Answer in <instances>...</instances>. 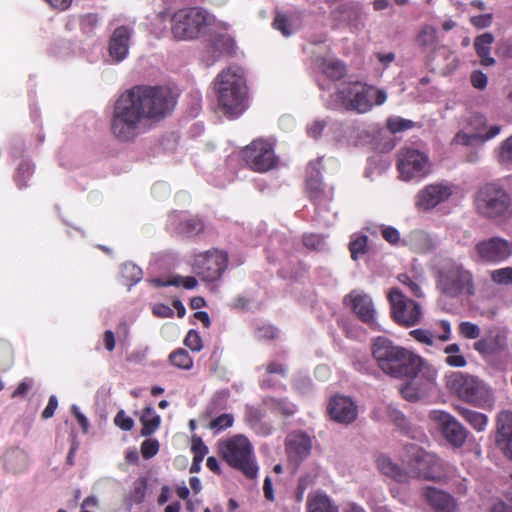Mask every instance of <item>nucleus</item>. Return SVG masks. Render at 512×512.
<instances>
[{"instance_id":"obj_14","label":"nucleus","mask_w":512,"mask_h":512,"mask_svg":"<svg viewBox=\"0 0 512 512\" xmlns=\"http://www.w3.org/2000/svg\"><path fill=\"white\" fill-rule=\"evenodd\" d=\"M429 419L439 426L451 445L461 447L465 443L468 431L452 415L442 410H433L429 413Z\"/></svg>"},{"instance_id":"obj_2","label":"nucleus","mask_w":512,"mask_h":512,"mask_svg":"<svg viewBox=\"0 0 512 512\" xmlns=\"http://www.w3.org/2000/svg\"><path fill=\"white\" fill-rule=\"evenodd\" d=\"M214 89L223 114L235 118L248 108V87L241 67L229 66L222 70L214 80Z\"/></svg>"},{"instance_id":"obj_28","label":"nucleus","mask_w":512,"mask_h":512,"mask_svg":"<svg viewBox=\"0 0 512 512\" xmlns=\"http://www.w3.org/2000/svg\"><path fill=\"white\" fill-rule=\"evenodd\" d=\"M493 42L494 36L490 32L483 33L474 40L475 51L481 59V64L484 66H492L495 64V59L490 56Z\"/></svg>"},{"instance_id":"obj_5","label":"nucleus","mask_w":512,"mask_h":512,"mask_svg":"<svg viewBox=\"0 0 512 512\" xmlns=\"http://www.w3.org/2000/svg\"><path fill=\"white\" fill-rule=\"evenodd\" d=\"M218 453L231 468L240 471L246 478H256L259 468L254 448L245 435L236 434L220 440Z\"/></svg>"},{"instance_id":"obj_58","label":"nucleus","mask_w":512,"mask_h":512,"mask_svg":"<svg viewBox=\"0 0 512 512\" xmlns=\"http://www.w3.org/2000/svg\"><path fill=\"white\" fill-rule=\"evenodd\" d=\"M404 453L402 455L403 462L407 463L408 467L413 470L416 463V448L414 444H407L404 447Z\"/></svg>"},{"instance_id":"obj_17","label":"nucleus","mask_w":512,"mask_h":512,"mask_svg":"<svg viewBox=\"0 0 512 512\" xmlns=\"http://www.w3.org/2000/svg\"><path fill=\"white\" fill-rule=\"evenodd\" d=\"M508 346V332L499 326L490 327L485 335L473 344V348L482 356L496 355Z\"/></svg>"},{"instance_id":"obj_10","label":"nucleus","mask_w":512,"mask_h":512,"mask_svg":"<svg viewBox=\"0 0 512 512\" xmlns=\"http://www.w3.org/2000/svg\"><path fill=\"white\" fill-rule=\"evenodd\" d=\"M227 252L212 248L194 255L191 264L193 272L204 282L218 281L228 267Z\"/></svg>"},{"instance_id":"obj_44","label":"nucleus","mask_w":512,"mask_h":512,"mask_svg":"<svg viewBox=\"0 0 512 512\" xmlns=\"http://www.w3.org/2000/svg\"><path fill=\"white\" fill-rule=\"evenodd\" d=\"M387 129L395 134L414 127V122L401 117H390L386 121Z\"/></svg>"},{"instance_id":"obj_21","label":"nucleus","mask_w":512,"mask_h":512,"mask_svg":"<svg viewBox=\"0 0 512 512\" xmlns=\"http://www.w3.org/2000/svg\"><path fill=\"white\" fill-rule=\"evenodd\" d=\"M328 413L335 422L350 424L356 420L358 410L350 398L334 396L329 402Z\"/></svg>"},{"instance_id":"obj_42","label":"nucleus","mask_w":512,"mask_h":512,"mask_svg":"<svg viewBox=\"0 0 512 512\" xmlns=\"http://www.w3.org/2000/svg\"><path fill=\"white\" fill-rule=\"evenodd\" d=\"M213 48L221 55H231L235 49V42L228 35H219L213 41Z\"/></svg>"},{"instance_id":"obj_15","label":"nucleus","mask_w":512,"mask_h":512,"mask_svg":"<svg viewBox=\"0 0 512 512\" xmlns=\"http://www.w3.org/2000/svg\"><path fill=\"white\" fill-rule=\"evenodd\" d=\"M391 314L395 322L411 327L416 324V303L408 299L399 288H392L388 293Z\"/></svg>"},{"instance_id":"obj_3","label":"nucleus","mask_w":512,"mask_h":512,"mask_svg":"<svg viewBox=\"0 0 512 512\" xmlns=\"http://www.w3.org/2000/svg\"><path fill=\"white\" fill-rule=\"evenodd\" d=\"M372 356L379 369L396 379L416 376V355L413 351L396 345L391 339L379 336L373 340Z\"/></svg>"},{"instance_id":"obj_40","label":"nucleus","mask_w":512,"mask_h":512,"mask_svg":"<svg viewBox=\"0 0 512 512\" xmlns=\"http://www.w3.org/2000/svg\"><path fill=\"white\" fill-rule=\"evenodd\" d=\"M322 71L330 79L339 80L345 75L346 68L340 61H325L322 64Z\"/></svg>"},{"instance_id":"obj_37","label":"nucleus","mask_w":512,"mask_h":512,"mask_svg":"<svg viewBox=\"0 0 512 512\" xmlns=\"http://www.w3.org/2000/svg\"><path fill=\"white\" fill-rule=\"evenodd\" d=\"M170 363L183 370H190L193 367V359L187 350L178 348L169 355Z\"/></svg>"},{"instance_id":"obj_26","label":"nucleus","mask_w":512,"mask_h":512,"mask_svg":"<svg viewBox=\"0 0 512 512\" xmlns=\"http://www.w3.org/2000/svg\"><path fill=\"white\" fill-rule=\"evenodd\" d=\"M397 169L404 180H411L416 174V149L405 147L399 151Z\"/></svg>"},{"instance_id":"obj_33","label":"nucleus","mask_w":512,"mask_h":512,"mask_svg":"<svg viewBox=\"0 0 512 512\" xmlns=\"http://www.w3.org/2000/svg\"><path fill=\"white\" fill-rule=\"evenodd\" d=\"M308 512H339L338 507L333 505L331 499L326 494H317L308 496L307 499Z\"/></svg>"},{"instance_id":"obj_27","label":"nucleus","mask_w":512,"mask_h":512,"mask_svg":"<svg viewBox=\"0 0 512 512\" xmlns=\"http://www.w3.org/2000/svg\"><path fill=\"white\" fill-rule=\"evenodd\" d=\"M376 463L382 474L393 478L399 483H406L409 481L410 473L401 469L397 464L393 463L389 457L380 455L377 457Z\"/></svg>"},{"instance_id":"obj_12","label":"nucleus","mask_w":512,"mask_h":512,"mask_svg":"<svg viewBox=\"0 0 512 512\" xmlns=\"http://www.w3.org/2000/svg\"><path fill=\"white\" fill-rule=\"evenodd\" d=\"M512 256V241L494 236L479 241L473 250L476 262L484 264H498L505 262Z\"/></svg>"},{"instance_id":"obj_59","label":"nucleus","mask_w":512,"mask_h":512,"mask_svg":"<svg viewBox=\"0 0 512 512\" xmlns=\"http://www.w3.org/2000/svg\"><path fill=\"white\" fill-rule=\"evenodd\" d=\"M152 312L156 317L159 318H171L174 315L173 309L163 303L154 305Z\"/></svg>"},{"instance_id":"obj_38","label":"nucleus","mask_w":512,"mask_h":512,"mask_svg":"<svg viewBox=\"0 0 512 512\" xmlns=\"http://www.w3.org/2000/svg\"><path fill=\"white\" fill-rule=\"evenodd\" d=\"M204 228V222L198 217L189 218L180 223V231L188 237L202 233Z\"/></svg>"},{"instance_id":"obj_8","label":"nucleus","mask_w":512,"mask_h":512,"mask_svg":"<svg viewBox=\"0 0 512 512\" xmlns=\"http://www.w3.org/2000/svg\"><path fill=\"white\" fill-rule=\"evenodd\" d=\"M214 21V16L201 7L185 8L172 16L171 31L178 40H192L212 26Z\"/></svg>"},{"instance_id":"obj_56","label":"nucleus","mask_w":512,"mask_h":512,"mask_svg":"<svg viewBox=\"0 0 512 512\" xmlns=\"http://www.w3.org/2000/svg\"><path fill=\"white\" fill-rule=\"evenodd\" d=\"M414 378L415 377L412 379H406L407 383L400 389L402 397L411 402L416 401V386L413 384Z\"/></svg>"},{"instance_id":"obj_4","label":"nucleus","mask_w":512,"mask_h":512,"mask_svg":"<svg viewBox=\"0 0 512 512\" xmlns=\"http://www.w3.org/2000/svg\"><path fill=\"white\" fill-rule=\"evenodd\" d=\"M437 288L447 298L472 296L475 293L473 274L454 259L445 258L435 264Z\"/></svg>"},{"instance_id":"obj_46","label":"nucleus","mask_w":512,"mask_h":512,"mask_svg":"<svg viewBox=\"0 0 512 512\" xmlns=\"http://www.w3.org/2000/svg\"><path fill=\"white\" fill-rule=\"evenodd\" d=\"M498 160L502 164L512 163V135L504 140L499 146Z\"/></svg>"},{"instance_id":"obj_48","label":"nucleus","mask_w":512,"mask_h":512,"mask_svg":"<svg viewBox=\"0 0 512 512\" xmlns=\"http://www.w3.org/2000/svg\"><path fill=\"white\" fill-rule=\"evenodd\" d=\"M418 374H421L429 384H433L437 376V370L418 356Z\"/></svg>"},{"instance_id":"obj_6","label":"nucleus","mask_w":512,"mask_h":512,"mask_svg":"<svg viewBox=\"0 0 512 512\" xmlns=\"http://www.w3.org/2000/svg\"><path fill=\"white\" fill-rule=\"evenodd\" d=\"M337 97L345 109L358 113L368 112L374 104L381 105L387 99L385 91L361 82L343 83L337 91Z\"/></svg>"},{"instance_id":"obj_62","label":"nucleus","mask_w":512,"mask_h":512,"mask_svg":"<svg viewBox=\"0 0 512 512\" xmlns=\"http://www.w3.org/2000/svg\"><path fill=\"white\" fill-rule=\"evenodd\" d=\"M471 23L479 29L489 27L492 23L491 14H482L471 18Z\"/></svg>"},{"instance_id":"obj_7","label":"nucleus","mask_w":512,"mask_h":512,"mask_svg":"<svg viewBox=\"0 0 512 512\" xmlns=\"http://www.w3.org/2000/svg\"><path fill=\"white\" fill-rule=\"evenodd\" d=\"M447 387L461 400L483 407L494 401L493 391L478 377L453 372L447 377Z\"/></svg>"},{"instance_id":"obj_39","label":"nucleus","mask_w":512,"mask_h":512,"mask_svg":"<svg viewBox=\"0 0 512 512\" xmlns=\"http://www.w3.org/2000/svg\"><path fill=\"white\" fill-rule=\"evenodd\" d=\"M491 281L500 286L512 285V266L494 269L489 273Z\"/></svg>"},{"instance_id":"obj_43","label":"nucleus","mask_w":512,"mask_h":512,"mask_svg":"<svg viewBox=\"0 0 512 512\" xmlns=\"http://www.w3.org/2000/svg\"><path fill=\"white\" fill-rule=\"evenodd\" d=\"M98 23L99 15L97 13H87L79 17L80 30L86 35L92 34Z\"/></svg>"},{"instance_id":"obj_51","label":"nucleus","mask_w":512,"mask_h":512,"mask_svg":"<svg viewBox=\"0 0 512 512\" xmlns=\"http://www.w3.org/2000/svg\"><path fill=\"white\" fill-rule=\"evenodd\" d=\"M159 451V442L156 439H146L141 444V454L144 459L154 457Z\"/></svg>"},{"instance_id":"obj_31","label":"nucleus","mask_w":512,"mask_h":512,"mask_svg":"<svg viewBox=\"0 0 512 512\" xmlns=\"http://www.w3.org/2000/svg\"><path fill=\"white\" fill-rule=\"evenodd\" d=\"M263 402L271 412L284 417L293 416L297 411L296 405L288 401L287 398L266 397Z\"/></svg>"},{"instance_id":"obj_34","label":"nucleus","mask_w":512,"mask_h":512,"mask_svg":"<svg viewBox=\"0 0 512 512\" xmlns=\"http://www.w3.org/2000/svg\"><path fill=\"white\" fill-rule=\"evenodd\" d=\"M153 282L157 287L182 286L187 290H192L198 286V281L194 276L175 275L170 277L168 280L156 278Z\"/></svg>"},{"instance_id":"obj_22","label":"nucleus","mask_w":512,"mask_h":512,"mask_svg":"<svg viewBox=\"0 0 512 512\" xmlns=\"http://www.w3.org/2000/svg\"><path fill=\"white\" fill-rule=\"evenodd\" d=\"M131 35L132 29L128 26H120L113 31L110 37L108 51L114 62L119 63L127 57Z\"/></svg>"},{"instance_id":"obj_57","label":"nucleus","mask_w":512,"mask_h":512,"mask_svg":"<svg viewBox=\"0 0 512 512\" xmlns=\"http://www.w3.org/2000/svg\"><path fill=\"white\" fill-rule=\"evenodd\" d=\"M326 127L324 120H315L307 126L308 136L317 139L322 135L323 130Z\"/></svg>"},{"instance_id":"obj_49","label":"nucleus","mask_w":512,"mask_h":512,"mask_svg":"<svg viewBox=\"0 0 512 512\" xmlns=\"http://www.w3.org/2000/svg\"><path fill=\"white\" fill-rule=\"evenodd\" d=\"M191 451L194 458L203 460L208 453V447L199 436L193 435L191 439Z\"/></svg>"},{"instance_id":"obj_60","label":"nucleus","mask_w":512,"mask_h":512,"mask_svg":"<svg viewBox=\"0 0 512 512\" xmlns=\"http://www.w3.org/2000/svg\"><path fill=\"white\" fill-rule=\"evenodd\" d=\"M266 371L269 374H279L283 378L287 376V367L283 363L272 361L267 364Z\"/></svg>"},{"instance_id":"obj_45","label":"nucleus","mask_w":512,"mask_h":512,"mask_svg":"<svg viewBox=\"0 0 512 512\" xmlns=\"http://www.w3.org/2000/svg\"><path fill=\"white\" fill-rule=\"evenodd\" d=\"M183 344L193 352H199L203 348L201 336L196 330H189L186 334Z\"/></svg>"},{"instance_id":"obj_63","label":"nucleus","mask_w":512,"mask_h":512,"mask_svg":"<svg viewBox=\"0 0 512 512\" xmlns=\"http://www.w3.org/2000/svg\"><path fill=\"white\" fill-rule=\"evenodd\" d=\"M58 407V399L55 395L49 397V401L45 409L42 411L41 417L43 419H49L54 415L55 410Z\"/></svg>"},{"instance_id":"obj_11","label":"nucleus","mask_w":512,"mask_h":512,"mask_svg":"<svg viewBox=\"0 0 512 512\" xmlns=\"http://www.w3.org/2000/svg\"><path fill=\"white\" fill-rule=\"evenodd\" d=\"M467 129L468 131L458 132L453 139V143L465 146L483 144L496 137L501 132L502 127L500 125L488 126L484 115L474 114L468 120Z\"/></svg>"},{"instance_id":"obj_16","label":"nucleus","mask_w":512,"mask_h":512,"mask_svg":"<svg viewBox=\"0 0 512 512\" xmlns=\"http://www.w3.org/2000/svg\"><path fill=\"white\" fill-rule=\"evenodd\" d=\"M320 160L311 162L306 169L305 192L315 204L330 202L333 198V188H328L321 179L319 170Z\"/></svg>"},{"instance_id":"obj_25","label":"nucleus","mask_w":512,"mask_h":512,"mask_svg":"<svg viewBox=\"0 0 512 512\" xmlns=\"http://www.w3.org/2000/svg\"><path fill=\"white\" fill-rule=\"evenodd\" d=\"M498 444L512 459V412L503 411L498 415Z\"/></svg>"},{"instance_id":"obj_35","label":"nucleus","mask_w":512,"mask_h":512,"mask_svg":"<svg viewBox=\"0 0 512 512\" xmlns=\"http://www.w3.org/2000/svg\"><path fill=\"white\" fill-rule=\"evenodd\" d=\"M148 487V479L139 477L134 482L126 498L127 504L130 506L140 504L144 501Z\"/></svg>"},{"instance_id":"obj_52","label":"nucleus","mask_w":512,"mask_h":512,"mask_svg":"<svg viewBox=\"0 0 512 512\" xmlns=\"http://www.w3.org/2000/svg\"><path fill=\"white\" fill-rule=\"evenodd\" d=\"M114 424L123 431H130L134 427V420L121 409L114 418Z\"/></svg>"},{"instance_id":"obj_18","label":"nucleus","mask_w":512,"mask_h":512,"mask_svg":"<svg viewBox=\"0 0 512 512\" xmlns=\"http://www.w3.org/2000/svg\"><path fill=\"white\" fill-rule=\"evenodd\" d=\"M344 304L351 307L363 323L370 326L375 324L376 311L372 299L367 294L352 291L345 296Z\"/></svg>"},{"instance_id":"obj_61","label":"nucleus","mask_w":512,"mask_h":512,"mask_svg":"<svg viewBox=\"0 0 512 512\" xmlns=\"http://www.w3.org/2000/svg\"><path fill=\"white\" fill-rule=\"evenodd\" d=\"M382 236L390 244H396L400 239L398 230L391 226H386L382 229Z\"/></svg>"},{"instance_id":"obj_19","label":"nucleus","mask_w":512,"mask_h":512,"mask_svg":"<svg viewBox=\"0 0 512 512\" xmlns=\"http://www.w3.org/2000/svg\"><path fill=\"white\" fill-rule=\"evenodd\" d=\"M452 193L453 189L449 184L436 183L428 185L419 195L418 207L425 211H429L447 201Z\"/></svg>"},{"instance_id":"obj_24","label":"nucleus","mask_w":512,"mask_h":512,"mask_svg":"<svg viewBox=\"0 0 512 512\" xmlns=\"http://www.w3.org/2000/svg\"><path fill=\"white\" fill-rule=\"evenodd\" d=\"M423 497L434 512H456L455 499L445 491L434 487L423 489Z\"/></svg>"},{"instance_id":"obj_36","label":"nucleus","mask_w":512,"mask_h":512,"mask_svg":"<svg viewBox=\"0 0 512 512\" xmlns=\"http://www.w3.org/2000/svg\"><path fill=\"white\" fill-rule=\"evenodd\" d=\"M34 173V166L29 161H22L13 176L14 182L18 189H24L28 186L27 182Z\"/></svg>"},{"instance_id":"obj_41","label":"nucleus","mask_w":512,"mask_h":512,"mask_svg":"<svg viewBox=\"0 0 512 512\" xmlns=\"http://www.w3.org/2000/svg\"><path fill=\"white\" fill-rule=\"evenodd\" d=\"M368 250V236L359 235L353 238L349 243L351 258L357 260L360 255H364Z\"/></svg>"},{"instance_id":"obj_50","label":"nucleus","mask_w":512,"mask_h":512,"mask_svg":"<svg viewBox=\"0 0 512 512\" xmlns=\"http://www.w3.org/2000/svg\"><path fill=\"white\" fill-rule=\"evenodd\" d=\"M234 418L231 414H221L220 416L212 419L209 423V428L224 430L233 425Z\"/></svg>"},{"instance_id":"obj_13","label":"nucleus","mask_w":512,"mask_h":512,"mask_svg":"<svg viewBox=\"0 0 512 512\" xmlns=\"http://www.w3.org/2000/svg\"><path fill=\"white\" fill-rule=\"evenodd\" d=\"M242 158L247 166L256 172H267L277 165L273 146L264 139H255L242 150Z\"/></svg>"},{"instance_id":"obj_55","label":"nucleus","mask_w":512,"mask_h":512,"mask_svg":"<svg viewBox=\"0 0 512 512\" xmlns=\"http://www.w3.org/2000/svg\"><path fill=\"white\" fill-rule=\"evenodd\" d=\"M432 170V163L428 156L418 151V176H426Z\"/></svg>"},{"instance_id":"obj_20","label":"nucleus","mask_w":512,"mask_h":512,"mask_svg":"<svg viewBox=\"0 0 512 512\" xmlns=\"http://www.w3.org/2000/svg\"><path fill=\"white\" fill-rule=\"evenodd\" d=\"M285 448L288 458L299 464L310 455L312 441L306 433L295 431L287 436Z\"/></svg>"},{"instance_id":"obj_9","label":"nucleus","mask_w":512,"mask_h":512,"mask_svg":"<svg viewBox=\"0 0 512 512\" xmlns=\"http://www.w3.org/2000/svg\"><path fill=\"white\" fill-rule=\"evenodd\" d=\"M476 211L483 217L497 219L510 213L511 199L499 185L488 183L480 187L474 197Z\"/></svg>"},{"instance_id":"obj_30","label":"nucleus","mask_w":512,"mask_h":512,"mask_svg":"<svg viewBox=\"0 0 512 512\" xmlns=\"http://www.w3.org/2000/svg\"><path fill=\"white\" fill-rule=\"evenodd\" d=\"M140 422L142 424L141 435L148 437L152 435L160 426L161 418L155 412L152 406H147L143 409L142 415L140 416Z\"/></svg>"},{"instance_id":"obj_1","label":"nucleus","mask_w":512,"mask_h":512,"mask_svg":"<svg viewBox=\"0 0 512 512\" xmlns=\"http://www.w3.org/2000/svg\"><path fill=\"white\" fill-rule=\"evenodd\" d=\"M175 105L176 98L166 86H133L114 103L111 134L120 142H133L152 125L165 119Z\"/></svg>"},{"instance_id":"obj_64","label":"nucleus","mask_w":512,"mask_h":512,"mask_svg":"<svg viewBox=\"0 0 512 512\" xmlns=\"http://www.w3.org/2000/svg\"><path fill=\"white\" fill-rule=\"evenodd\" d=\"M418 242H421L423 251L431 250L436 244L435 240L425 232L418 233Z\"/></svg>"},{"instance_id":"obj_53","label":"nucleus","mask_w":512,"mask_h":512,"mask_svg":"<svg viewBox=\"0 0 512 512\" xmlns=\"http://www.w3.org/2000/svg\"><path fill=\"white\" fill-rule=\"evenodd\" d=\"M436 41V31L433 27H425L421 34L418 35V43L421 42L424 46L434 47Z\"/></svg>"},{"instance_id":"obj_47","label":"nucleus","mask_w":512,"mask_h":512,"mask_svg":"<svg viewBox=\"0 0 512 512\" xmlns=\"http://www.w3.org/2000/svg\"><path fill=\"white\" fill-rule=\"evenodd\" d=\"M459 333L466 339H477L481 334V329L475 323L463 321L459 324Z\"/></svg>"},{"instance_id":"obj_54","label":"nucleus","mask_w":512,"mask_h":512,"mask_svg":"<svg viewBox=\"0 0 512 512\" xmlns=\"http://www.w3.org/2000/svg\"><path fill=\"white\" fill-rule=\"evenodd\" d=\"M470 81L474 88L478 90H483L487 86L488 78L487 75L484 74L482 71L475 70L471 73Z\"/></svg>"},{"instance_id":"obj_23","label":"nucleus","mask_w":512,"mask_h":512,"mask_svg":"<svg viewBox=\"0 0 512 512\" xmlns=\"http://www.w3.org/2000/svg\"><path fill=\"white\" fill-rule=\"evenodd\" d=\"M442 481L445 479L442 466L433 454L418 450V478Z\"/></svg>"},{"instance_id":"obj_29","label":"nucleus","mask_w":512,"mask_h":512,"mask_svg":"<svg viewBox=\"0 0 512 512\" xmlns=\"http://www.w3.org/2000/svg\"><path fill=\"white\" fill-rule=\"evenodd\" d=\"M272 27L279 31L284 37L293 35L299 28L297 19L283 12H276Z\"/></svg>"},{"instance_id":"obj_32","label":"nucleus","mask_w":512,"mask_h":512,"mask_svg":"<svg viewBox=\"0 0 512 512\" xmlns=\"http://www.w3.org/2000/svg\"><path fill=\"white\" fill-rule=\"evenodd\" d=\"M458 414L468 422L476 431L482 432L485 430L488 418L485 414L462 407L455 406Z\"/></svg>"}]
</instances>
